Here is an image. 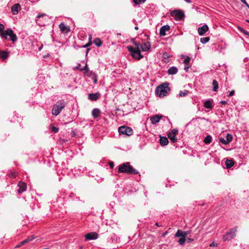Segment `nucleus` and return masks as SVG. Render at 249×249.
<instances>
[{
  "label": "nucleus",
  "instance_id": "nucleus-34",
  "mask_svg": "<svg viewBox=\"0 0 249 249\" xmlns=\"http://www.w3.org/2000/svg\"><path fill=\"white\" fill-rule=\"evenodd\" d=\"M238 30L241 32L242 33H243L244 35H247V36H249V32H248L247 31L245 30L244 29H243V28L241 27H239L238 26Z\"/></svg>",
  "mask_w": 249,
  "mask_h": 249
},
{
  "label": "nucleus",
  "instance_id": "nucleus-11",
  "mask_svg": "<svg viewBox=\"0 0 249 249\" xmlns=\"http://www.w3.org/2000/svg\"><path fill=\"white\" fill-rule=\"evenodd\" d=\"M209 30V27L207 25H204L201 27H200L198 28V33L200 36L204 35L206 32H207Z\"/></svg>",
  "mask_w": 249,
  "mask_h": 249
},
{
  "label": "nucleus",
  "instance_id": "nucleus-1",
  "mask_svg": "<svg viewBox=\"0 0 249 249\" xmlns=\"http://www.w3.org/2000/svg\"><path fill=\"white\" fill-rule=\"evenodd\" d=\"M118 172L119 173L133 175L137 174L139 173L138 171L130 165V163L128 162L120 164L119 166Z\"/></svg>",
  "mask_w": 249,
  "mask_h": 249
},
{
  "label": "nucleus",
  "instance_id": "nucleus-33",
  "mask_svg": "<svg viewBox=\"0 0 249 249\" xmlns=\"http://www.w3.org/2000/svg\"><path fill=\"white\" fill-rule=\"evenodd\" d=\"M94 43L97 47H100L102 44V42L99 38H95L93 41Z\"/></svg>",
  "mask_w": 249,
  "mask_h": 249
},
{
  "label": "nucleus",
  "instance_id": "nucleus-17",
  "mask_svg": "<svg viewBox=\"0 0 249 249\" xmlns=\"http://www.w3.org/2000/svg\"><path fill=\"white\" fill-rule=\"evenodd\" d=\"M170 26L168 25H164L161 27L160 31V35L163 36L166 35V32L169 31Z\"/></svg>",
  "mask_w": 249,
  "mask_h": 249
},
{
  "label": "nucleus",
  "instance_id": "nucleus-19",
  "mask_svg": "<svg viewBox=\"0 0 249 249\" xmlns=\"http://www.w3.org/2000/svg\"><path fill=\"white\" fill-rule=\"evenodd\" d=\"M20 4L19 3L15 4L11 8V11L13 15H17L18 12Z\"/></svg>",
  "mask_w": 249,
  "mask_h": 249
},
{
  "label": "nucleus",
  "instance_id": "nucleus-9",
  "mask_svg": "<svg viewBox=\"0 0 249 249\" xmlns=\"http://www.w3.org/2000/svg\"><path fill=\"white\" fill-rule=\"evenodd\" d=\"M232 139V136L229 133H227L226 135V139L223 137H220L219 138V142L222 144L226 145L231 142Z\"/></svg>",
  "mask_w": 249,
  "mask_h": 249
},
{
  "label": "nucleus",
  "instance_id": "nucleus-32",
  "mask_svg": "<svg viewBox=\"0 0 249 249\" xmlns=\"http://www.w3.org/2000/svg\"><path fill=\"white\" fill-rule=\"evenodd\" d=\"M189 93L188 90L185 89L183 91H180L178 94L179 97H184L187 96Z\"/></svg>",
  "mask_w": 249,
  "mask_h": 249
},
{
  "label": "nucleus",
  "instance_id": "nucleus-15",
  "mask_svg": "<svg viewBox=\"0 0 249 249\" xmlns=\"http://www.w3.org/2000/svg\"><path fill=\"white\" fill-rule=\"evenodd\" d=\"M162 116L159 115H155L150 118V121L153 124H156L158 123L160 119L162 118Z\"/></svg>",
  "mask_w": 249,
  "mask_h": 249
},
{
  "label": "nucleus",
  "instance_id": "nucleus-39",
  "mask_svg": "<svg viewBox=\"0 0 249 249\" xmlns=\"http://www.w3.org/2000/svg\"><path fill=\"white\" fill-rule=\"evenodd\" d=\"M178 130L177 129H172L170 132H169V133L174 135L176 136L177 134H178Z\"/></svg>",
  "mask_w": 249,
  "mask_h": 249
},
{
  "label": "nucleus",
  "instance_id": "nucleus-37",
  "mask_svg": "<svg viewBox=\"0 0 249 249\" xmlns=\"http://www.w3.org/2000/svg\"><path fill=\"white\" fill-rule=\"evenodd\" d=\"M146 0H133V1L136 4H139L141 3H142L145 1Z\"/></svg>",
  "mask_w": 249,
  "mask_h": 249
},
{
  "label": "nucleus",
  "instance_id": "nucleus-27",
  "mask_svg": "<svg viewBox=\"0 0 249 249\" xmlns=\"http://www.w3.org/2000/svg\"><path fill=\"white\" fill-rule=\"evenodd\" d=\"M167 135L168 138L170 140L171 142H172L173 143L177 141L176 136L175 135L170 134L169 133V132L168 133Z\"/></svg>",
  "mask_w": 249,
  "mask_h": 249
},
{
  "label": "nucleus",
  "instance_id": "nucleus-10",
  "mask_svg": "<svg viewBox=\"0 0 249 249\" xmlns=\"http://www.w3.org/2000/svg\"><path fill=\"white\" fill-rule=\"evenodd\" d=\"M98 235L95 232H91L85 235V241L95 240L98 238Z\"/></svg>",
  "mask_w": 249,
  "mask_h": 249
},
{
  "label": "nucleus",
  "instance_id": "nucleus-57",
  "mask_svg": "<svg viewBox=\"0 0 249 249\" xmlns=\"http://www.w3.org/2000/svg\"><path fill=\"white\" fill-rule=\"evenodd\" d=\"M156 225L157 227H160V226L159 225V223H156Z\"/></svg>",
  "mask_w": 249,
  "mask_h": 249
},
{
  "label": "nucleus",
  "instance_id": "nucleus-24",
  "mask_svg": "<svg viewBox=\"0 0 249 249\" xmlns=\"http://www.w3.org/2000/svg\"><path fill=\"white\" fill-rule=\"evenodd\" d=\"M204 107L206 108H212L213 107L212 101H211L210 100L206 101L204 103Z\"/></svg>",
  "mask_w": 249,
  "mask_h": 249
},
{
  "label": "nucleus",
  "instance_id": "nucleus-55",
  "mask_svg": "<svg viewBox=\"0 0 249 249\" xmlns=\"http://www.w3.org/2000/svg\"><path fill=\"white\" fill-rule=\"evenodd\" d=\"M167 234V231H166L165 232H164V233L163 234L162 236H165Z\"/></svg>",
  "mask_w": 249,
  "mask_h": 249
},
{
  "label": "nucleus",
  "instance_id": "nucleus-18",
  "mask_svg": "<svg viewBox=\"0 0 249 249\" xmlns=\"http://www.w3.org/2000/svg\"><path fill=\"white\" fill-rule=\"evenodd\" d=\"M100 96V94L98 92L95 93H89L88 95V99L91 101H96Z\"/></svg>",
  "mask_w": 249,
  "mask_h": 249
},
{
  "label": "nucleus",
  "instance_id": "nucleus-54",
  "mask_svg": "<svg viewBox=\"0 0 249 249\" xmlns=\"http://www.w3.org/2000/svg\"><path fill=\"white\" fill-rule=\"evenodd\" d=\"M187 3H190L191 0H184Z\"/></svg>",
  "mask_w": 249,
  "mask_h": 249
},
{
  "label": "nucleus",
  "instance_id": "nucleus-51",
  "mask_svg": "<svg viewBox=\"0 0 249 249\" xmlns=\"http://www.w3.org/2000/svg\"><path fill=\"white\" fill-rule=\"evenodd\" d=\"M248 8H249V5L248 4V3L246 2V1L245 2H244L243 3Z\"/></svg>",
  "mask_w": 249,
  "mask_h": 249
},
{
  "label": "nucleus",
  "instance_id": "nucleus-40",
  "mask_svg": "<svg viewBox=\"0 0 249 249\" xmlns=\"http://www.w3.org/2000/svg\"><path fill=\"white\" fill-rule=\"evenodd\" d=\"M4 26L2 24L0 23V35L4 31Z\"/></svg>",
  "mask_w": 249,
  "mask_h": 249
},
{
  "label": "nucleus",
  "instance_id": "nucleus-59",
  "mask_svg": "<svg viewBox=\"0 0 249 249\" xmlns=\"http://www.w3.org/2000/svg\"><path fill=\"white\" fill-rule=\"evenodd\" d=\"M89 49L88 48L87 49V53H88V52H89Z\"/></svg>",
  "mask_w": 249,
  "mask_h": 249
},
{
  "label": "nucleus",
  "instance_id": "nucleus-35",
  "mask_svg": "<svg viewBox=\"0 0 249 249\" xmlns=\"http://www.w3.org/2000/svg\"><path fill=\"white\" fill-rule=\"evenodd\" d=\"M210 40V38L209 37H205L201 38L200 39V42L203 43L205 44L207 42H208Z\"/></svg>",
  "mask_w": 249,
  "mask_h": 249
},
{
  "label": "nucleus",
  "instance_id": "nucleus-41",
  "mask_svg": "<svg viewBox=\"0 0 249 249\" xmlns=\"http://www.w3.org/2000/svg\"><path fill=\"white\" fill-rule=\"evenodd\" d=\"M92 42L91 41H89L86 44L83 45L82 47L83 48H87L90 46L91 45Z\"/></svg>",
  "mask_w": 249,
  "mask_h": 249
},
{
  "label": "nucleus",
  "instance_id": "nucleus-21",
  "mask_svg": "<svg viewBox=\"0 0 249 249\" xmlns=\"http://www.w3.org/2000/svg\"><path fill=\"white\" fill-rule=\"evenodd\" d=\"M178 71V70L177 67L173 66L170 68L167 71V73L169 75H174L176 74Z\"/></svg>",
  "mask_w": 249,
  "mask_h": 249
},
{
  "label": "nucleus",
  "instance_id": "nucleus-8",
  "mask_svg": "<svg viewBox=\"0 0 249 249\" xmlns=\"http://www.w3.org/2000/svg\"><path fill=\"white\" fill-rule=\"evenodd\" d=\"M118 131L120 134L126 135L127 136L131 135L133 133V130L129 127L126 126H121L119 127Z\"/></svg>",
  "mask_w": 249,
  "mask_h": 249
},
{
  "label": "nucleus",
  "instance_id": "nucleus-2",
  "mask_svg": "<svg viewBox=\"0 0 249 249\" xmlns=\"http://www.w3.org/2000/svg\"><path fill=\"white\" fill-rule=\"evenodd\" d=\"M67 103L63 100L58 101L53 106L52 113L54 116H57L66 106Z\"/></svg>",
  "mask_w": 249,
  "mask_h": 249
},
{
  "label": "nucleus",
  "instance_id": "nucleus-3",
  "mask_svg": "<svg viewBox=\"0 0 249 249\" xmlns=\"http://www.w3.org/2000/svg\"><path fill=\"white\" fill-rule=\"evenodd\" d=\"M1 38L3 40L7 39V37H10V40L14 42L17 40V37L16 34L14 33L13 31L11 29H8L4 31L0 35Z\"/></svg>",
  "mask_w": 249,
  "mask_h": 249
},
{
  "label": "nucleus",
  "instance_id": "nucleus-14",
  "mask_svg": "<svg viewBox=\"0 0 249 249\" xmlns=\"http://www.w3.org/2000/svg\"><path fill=\"white\" fill-rule=\"evenodd\" d=\"M18 186L19 189L18 190V194H21L26 190V183L23 181H20L18 183Z\"/></svg>",
  "mask_w": 249,
  "mask_h": 249
},
{
  "label": "nucleus",
  "instance_id": "nucleus-38",
  "mask_svg": "<svg viewBox=\"0 0 249 249\" xmlns=\"http://www.w3.org/2000/svg\"><path fill=\"white\" fill-rule=\"evenodd\" d=\"M46 16H47V15L45 13H42V14H38L36 16V18L37 19H36V21L37 20V19L40 18H43V17H46Z\"/></svg>",
  "mask_w": 249,
  "mask_h": 249
},
{
  "label": "nucleus",
  "instance_id": "nucleus-49",
  "mask_svg": "<svg viewBox=\"0 0 249 249\" xmlns=\"http://www.w3.org/2000/svg\"><path fill=\"white\" fill-rule=\"evenodd\" d=\"M220 103L223 105H225L227 104V101H220Z\"/></svg>",
  "mask_w": 249,
  "mask_h": 249
},
{
  "label": "nucleus",
  "instance_id": "nucleus-29",
  "mask_svg": "<svg viewBox=\"0 0 249 249\" xmlns=\"http://www.w3.org/2000/svg\"><path fill=\"white\" fill-rule=\"evenodd\" d=\"M212 140V137L210 135H207L205 138V139H204V140L203 141V142L205 144H209V143H210L211 142Z\"/></svg>",
  "mask_w": 249,
  "mask_h": 249
},
{
  "label": "nucleus",
  "instance_id": "nucleus-7",
  "mask_svg": "<svg viewBox=\"0 0 249 249\" xmlns=\"http://www.w3.org/2000/svg\"><path fill=\"white\" fill-rule=\"evenodd\" d=\"M170 15L175 17L177 20H182L185 16L184 12L180 10H175L171 11Z\"/></svg>",
  "mask_w": 249,
  "mask_h": 249
},
{
  "label": "nucleus",
  "instance_id": "nucleus-23",
  "mask_svg": "<svg viewBox=\"0 0 249 249\" xmlns=\"http://www.w3.org/2000/svg\"><path fill=\"white\" fill-rule=\"evenodd\" d=\"M9 52L4 51H0V57L3 60L7 58L9 56Z\"/></svg>",
  "mask_w": 249,
  "mask_h": 249
},
{
  "label": "nucleus",
  "instance_id": "nucleus-6",
  "mask_svg": "<svg viewBox=\"0 0 249 249\" xmlns=\"http://www.w3.org/2000/svg\"><path fill=\"white\" fill-rule=\"evenodd\" d=\"M237 231V228H234L230 230L227 233L223 236V240L224 241H229L235 236V233Z\"/></svg>",
  "mask_w": 249,
  "mask_h": 249
},
{
  "label": "nucleus",
  "instance_id": "nucleus-5",
  "mask_svg": "<svg viewBox=\"0 0 249 249\" xmlns=\"http://www.w3.org/2000/svg\"><path fill=\"white\" fill-rule=\"evenodd\" d=\"M127 49L130 52L132 56L138 60H140L143 57V55L141 54V50H133L132 46H128Z\"/></svg>",
  "mask_w": 249,
  "mask_h": 249
},
{
  "label": "nucleus",
  "instance_id": "nucleus-12",
  "mask_svg": "<svg viewBox=\"0 0 249 249\" xmlns=\"http://www.w3.org/2000/svg\"><path fill=\"white\" fill-rule=\"evenodd\" d=\"M142 51L143 52L148 51L151 48V43L150 42L147 40L146 41H144L142 44Z\"/></svg>",
  "mask_w": 249,
  "mask_h": 249
},
{
  "label": "nucleus",
  "instance_id": "nucleus-31",
  "mask_svg": "<svg viewBox=\"0 0 249 249\" xmlns=\"http://www.w3.org/2000/svg\"><path fill=\"white\" fill-rule=\"evenodd\" d=\"M180 238L178 240V242L180 245H183L186 241V238L185 236H180Z\"/></svg>",
  "mask_w": 249,
  "mask_h": 249
},
{
  "label": "nucleus",
  "instance_id": "nucleus-16",
  "mask_svg": "<svg viewBox=\"0 0 249 249\" xmlns=\"http://www.w3.org/2000/svg\"><path fill=\"white\" fill-rule=\"evenodd\" d=\"M59 27L60 29V31L61 32L64 34H67L70 31V28L68 26H67L66 24H65L64 23H61L59 25Z\"/></svg>",
  "mask_w": 249,
  "mask_h": 249
},
{
  "label": "nucleus",
  "instance_id": "nucleus-36",
  "mask_svg": "<svg viewBox=\"0 0 249 249\" xmlns=\"http://www.w3.org/2000/svg\"><path fill=\"white\" fill-rule=\"evenodd\" d=\"M190 60L191 59L189 56H185L183 63L185 64H189Z\"/></svg>",
  "mask_w": 249,
  "mask_h": 249
},
{
  "label": "nucleus",
  "instance_id": "nucleus-22",
  "mask_svg": "<svg viewBox=\"0 0 249 249\" xmlns=\"http://www.w3.org/2000/svg\"><path fill=\"white\" fill-rule=\"evenodd\" d=\"M160 142L161 145H166L168 143V140L166 137H161L160 140Z\"/></svg>",
  "mask_w": 249,
  "mask_h": 249
},
{
  "label": "nucleus",
  "instance_id": "nucleus-56",
  "mask_svg": "<svg viewBox=\"0 0 249 249\" xmlns=\"http://www.w3.org/2000/svg\"><path fill=\"white\" fill-rule=\"evenodd\" d=\"M135 29L136 30H138V27L137 26H135Z\"/></svg>",
  "mask_w": 249,
  "mask_h": 249
},
{
  "label": "nucleus",
  "instance_id": "nucleus-60",
  "mask_svg": "<svg viewBox=\"0 0 249 249\" xmlns=\"http://www.w3.org/2000/svg\"><path fill=\"white\" fill-rule=\"evenodd\" d=\"M246 21H247V22H249V19H247V20H246Z\"/></svg>",
  "mask_w": 249,
  "mask_h": 249
},
{
  "label": "nucleus",
  "instance_id": "nucleus-43",
  "mask_svg": "<svg viewBox=\"0 0 249 249\" xmlns=\"http://www.w3.org/2000/svg\"><path fill=\"white\" fill-rule=\"evenodd\" d=\"M58 128L53 126L52 127V131L54 133H57L58 131Z\"/></svg>",
  "mask_w": 249,
  "mask_h": 249
},
{
  "label": "nucleus",
  "instance_id": "nucleus-30",
  "mask_svg": "<svg viewBox=\"0 0 249 249\" xmlns=\"http://www.w3.org/2000/svg\"><path fill=\"white\" fill-rule=\"evenodd\" d=\"M213 89L214 91H216L218 89V84L215 80L213 81Z\"/></svg>",
  "mask_w": 249,
  "mask_h": 249
},
{
  "label": "nucleus",
  "instance_id": "nucleus-4",
  "mask_svg": "<svg viewBox=\"0 0 249 249\" xmlns=\"http://www.w3.org/2000/svg\"><path fill=\"white\" fill-rule=\"evenodd\" d=\"M168 86V84L167 83L159 86L156 90L157 94L159 97H163L165 96L169 90Z\"/></svg>",
  "mask_w": 249,
  "mask_h": 249
},
{
  "label": "nucleus",
  "instance_id": "nucleus-13",
  "mask_svg": "<svg viewBox=\"0 0 249 249\" xmlns=\"http://www.w3.org/2000/svg\"><path fill=\"white\" fill-rule=\"evenodd\" d=\"M190 233V232L189 231H183L180 230H178L174 235V236L175 237H178L180 236H185V237H187V235Z\"/></svg>",
  "mask_w": 249,
  "mask_h": 249
},
{
  "label": "nucleus",
  "instance_id": "nucleus-50",
  "mask_svg": "<svg viewBox=\"0 0 249 249\" xmlns=\"http://www.w3.org/2000/svg\"><path fill=\"white\" fill-rule=\"evenodd\" d=\"M109 165H110V167L111 168H113V166H114L113 162H110L109 163Z\"/></svg>",
  "mask_w": 249,
  "mask_h": 249
},
{
  "label": "nucleus",
  "instance_id": "nucleus-47",
  "mask_svg": "<svg viewBox=\"0 0 249 249\" xmlns=\"http://www.w3.org/2000/svg\"><path fill=\"white\" fill-rule=\"evenodd\" d=\"M186 240H187V242L189 243L192 242L194 239L192 238H187V239L186 238Z\"/></svg>",
  "mask_w": 249,
  "mask_h": 249
},
{
  "label": "nucleus",
  "instance_id": "nucleus-58",
  "mask_svg": "<svg viewBox=\"0 0 249 249\" xmlns=\"http://www.w3.org/2000/svg\"><path fill=\"white\" fill-rule=\"evenodd\" d=\"M240 0L242 1V3H244V2L246 1L245 0Z\"/></svg>",
  "mask_w": 249,
  "mask_h": 249
},
{
  "label": "nucleus",
  "instance_id": "nucleus-46",
  "mask_svg": "<svg viewBox=\"0 0 249 249\" xmlns=\"http://www.w3.org/2000/svg\"><path fill=\"white\" fill-rule=\"evenodd\" d=\"M234 94V90H232L231 91H230L229 96H231Z\"/></svg>",
  "mask_w": 249,
  "mask_h": 249
},
{
  "label": "nucleus",
  "instance_id": "nucleus-20",
  "mask_svg": "<svg viewBox=\"0 0 249 249\" xmlns=\"http://www.w3.org/2000/svg\"><path fill=\"white\" fill-rule=\"evenodd\" d=\"M35 237L34 236H32L31 237H29L25 240H24L23 241H21L18 245H17L16 248H19L22 245H24L26 243L33 240L34 239H35Z\"/></svg>",
  "mask_w": 249,
  "mask_h": 249
},
{
  "label": "nucleus",
  "instance_id": "nucleus-44",
  "mask_svg": "<svg viewBox=\"0 0 249 249\" xmlns=\"http://www.w3.org/2000/svg\"><path fill=\"white\" fill-rule=\"evenodd\" d=\"M81 70H85L86 72H88L89 71V69L87 65L86 64L84 68L81 69Z\"/></svg>",
  "mask_w": 249,
  "mask_h": 249
},
{
  "label": "nucleus",
  "instance_id": "nucleus-48",
  "mask_svg": "<svg viewBox=\"0 0 249 249\" xmlns=\"http://www.w3.org/2000/svg\"><path fill=\"white\" fill-rule=\"evenodd\" d=\"M97 82V78L96 75L94 76V78L93 79L94 83L96 84Z\"/></svg>",
  "mask_w": 249,
  "mask_h": 249
},
{
  "label": "nucleus",
  "instance_id": "nucleus-42",
  "mask_svg": "<svg viewBox=\"0 0 249 249\" xmlns=\"http://www.w3.org/2000/svg\"><path fill=\"white\" fill-rule=\"evenodd\" d=\"M190 67V65L189 64H185V66H184V70L187 72Z\"/></svg>",
  "mask_w": 249,
  "mask_h": 249
},
{
  "label": "nucleus",
  "instance_id": "nucleus-53",
  "mask_svg": "<svg viewBox=\"0 0 249 249\" xmlns=\"http://www.w3.org/2000/svg\"><path fill=\"white\" fill-rule=\"evenodd\" d=\"M92 36L91 35H89V41H91Z\"/></svg>",
  "mask_w": 249,
  "mask_h": 249
},
{
  "label": "nucleus",
  "instance_id": "nucleus-28",
  "mask_svg": "<svg viewBox=\"0 0 249 249\" xmlns=\"http://www.w3.org/2000/svg\"><path fill=\"white\" fill-rule=\"evenodd\" d=\"M225 164L227 168H230L233 166L234 162L231 160H227L225 161Z\"/></svg>",
  "mask_w": 249,
  "mask_h": 249
},
{
  "label": "nucleus",
  "instance_id": "nucleus-26",
  "mask_svg": "<svg viewBox=\"0 0 249 249\" xmlns=\"http://www.w3.org/2000/svg\"><path fill=\"white\" fill-rule=\"evenodd\" d=\"M133 43L134 44V47H133V50H142V44L140 43H138L136 41H134Z\"/></svg>",
  "mask_w": 249,
  "mask_h": 249
},
{
  "label": "nucleus",
  "instance_id": "nucleus-45",
  "mask_svg": "<svg viewBox=\"0 0 249 249\" xmlns=\"http://www.w3.org/2000/svg\"><path fill=\"white\" fill-rule=\"evenodd\" d=\"M210 247H217V244L215 243L214 242H213L210 245Z\"/></svg>",
  "mask_w": 249,
  "mask_h": 249
},
{
  "label": "nucleus",
  "instance_id": "nucleus-25",
  "mask_svg": "<svg viewBox=\"0 0 249 249\" xmlns=\"http://www.w3.org/2000/svg\"><path fill=\"white\" fill-rule=\"evenodd\" d=\"M100 114V110L98 108H94L92 111V115L94 118H97Z\"/></svg>",
  "mask_w": 249,
  "mask_h": 249
},
{
  "label": "nucleus",
  "instance_id": "nucleus-52",
  "mask_svg": "<svg viewBox=\"0 0 249 249\" xmlns=\"http://www.w3.org/2000/svg\"><path fill=\"white\" fill-rule=\"evenodd\" d=\"M163 57H164V58H166V56H167V53H164L163 54Z\"/></svg>",
  "mask_w": 249,
  "mask_h": 249
}]
</instances>
